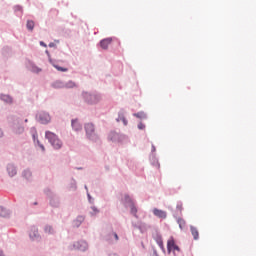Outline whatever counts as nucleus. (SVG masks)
I'll return each instance as SVG.
<instances>
[{"label": "nucleus", "instance_id": "58836bf2", "mask_svg": "<svg viewBox=\"0 0 256 256\" xmlns=\"http://www.w3.org/2000/svg\"><path fill=\"white\" fill-rule=\"evenodd\" d=\"M158 246L160 247L161 251H162L163 253H165V246L163 245V240H162V242H159V243H158Z\"/></svg>", "mask_w": 256, "mask_h": 256}, {"label": "nucleus", "instance_id": "7c9ffc66", "mask_svg": "<svg viewBox=\"0 0 256 256\" xmlns=\"http://www.w3.org/2000/svg\"><path fill=\"white\" fill-rule=\"evenodd\" d=\"M45 233H48V235H55V229H53V226L46 225L44 228Z\"/></svg>", "mask_w": 256, "mask_h": 256}, {"label": "nucleus", "instance_id": "3c124183", "mask_svg": "<svg viewBox=\"0 0 256 256\" xmlns=\"http://www.w3.org/2000/svg\"><path fill=\"white\" fill-rule=\"evenodd\" d=\"M0 256H3V250H0Z\"/></svg>", "mask_w": 256, "mask_h": 256}, {"label": "nucleus", "instance_id": "c85d7f7f", "mask_svg": "<svg viewBox=\"0 0 256 256\" xmlns=\"http://www.w3.org/2000/svg\"><path fill=\"white\" fill-rule=\"evenodd\" d=\"M34 147H36L38 150L40 149V151H42V153H45V145H43V143H41V141L36 140Z\"/></svg>", "mask_w": 256, "mask_h": 256}, {"label": "nucleus", "instance_id": "2eb2a0df", "mask_svg": "<svg viewBox=\"0 0 256 256\" xmlns=\"http://www.w3.org/2000/svg\"><path fill=\"white\" fill-rule=\"evenodd\" d=\"M71 127L76 133H79V131H83V124H81V122H79V119L77 118L71 120Z\"/></svg>", "mask_w": 256, "mask_h": 256}, {"label": "nucleus", "instance_id": "423d86ee", "mask_svg": "<svg viewBox=\"0 0 256 256\" xmlns=\"http://www.w3.org/2000/svg\"><path fill=\"white\" fill-rule=\"evenodd\" d=\"M35 119L40 125H49L51 123V114L47 111L40 110L36 113Z\"/></svg>", "mask_w": 256, "mask_h": 256}, {"label": "nucleus", "instance_id": "f8f14e48", "mask_svg": "<svg viewBox=\"0 0 256 256\" xmlns=\"http://www.w3.org/2000/svg\"><path fill=\"white\" fill-rule=\"evenodd\" d=\"M29 238L31 241H41V235L39 234V228H37V226L30 227Z\"/></svg>", "mask_w": 256, "mask_h": 256}, {"label": "nucleus", "instance_id": "aec40b11", "mask_svg": "<svg viewBox=\"0 0 256 256\" xmlns=\"http://www.w3.org/2000/svg\"><path fill=\"white\" fill-rule=\"evenodd\" d=\"M153 215L159 219H167V212L158 208L153 209Z\"/></svg>", "mask_w": 256, "mask_h": 256}, {"label": "nucleus", "instance_id": "f3484780", "mask_svg": "<svg viewBox=\"0 0 256 256\" xmlns=\"http://www.w3.org/2000/svg\"><path fill=\"white\" fill-rule=\"evenodd\" d=\"M105 241L108 243H114V241H119V235H117L115 232L111 231L109 232L105 237Z\"/></svg>", "mask_w": 256, "mask_h": 256}, {"label": "nucleus", "instance_id": "f257e3e1", "mask_svg": "<svg viewBox=\"0 0 256 256\" xmlns=\"http://www.w3.org/2000/svg\"><path fill=\"white\" fill-rule=\"evenodd\" d=\"M84 131L88 141H91L92 143H101V137L95 131V124L92 122L84 124Z\"/></svg>", "mask_w": 256, "mask_h": 256}, {"label": "nucleus", "instance_id": "9d476101", "mask_svg": "<svg viewBox=\"0 0 256 256\" xmlns=\"http://www.w3.org/2000/svg\"><path fill=\"white\" fill-rule=\"evenodd\" d=\"M167 251L169 254H171V252H173L174 256H181V254H182L181 248H179V246L177 244H175V240L173 238H171L167 242Z\"/></svg>", "mask_w": 256, "mask_h": 256}, {"label": "nucleus", "instance_id": "4be33fe9", "mask_svg": "<svg viewBox=\"0 0 256 256\" xmlns=\"http://www.w3.org/2000/svg\"><path fill=\"white\" fill-rule=\"evenodd\" d=\"M176 209H177V211H179V212L174 213V214H173V217L177 218V217L183 215V202L178 201V202H177V205H176Z\"/></svg>", "mask_w": 256, "mask_h": 256}, {"label": "nucleus", "instance_id": "a18cd8bd", "mask_svg": "<svg viewBox=\"0 0 256 256\" xmlns=\"http://www.w3.org/2000/svg\"><path fill=\"white\" fill-rule=\"evenodd\" d=\"M3 137V130L0 128V139Z\"/></svg>", "mask_w": 256, "mask_h": 256}, {"label": "nucleus", "instance_id": "c03bdc74", "mask_svg": "<svg viewBox=\"0 0 256 256\" xmlns=\"http://www.w3.org/2000/svg\"><path fill=\"white\" fill-rule=\"evenodd\" d=\"M153 256H159V254L157 253V251L154 249L153 250V254H152Z\"/></svg>", "mask_w": 256, "mask_h": 256}, {"label": "nucleus", "instance_id": "37998d69", "mask_svg": "<svg viewBox=\"0 0 256 256\" xmlns=\"http://www.w3.org/2000/svg\"><path fill=\"white\" fill-rule=\"evenodd\" d=\"M40 45H41V47H47V44L43 41H40Z\"/></svg>", "mask_w": 256, "mask_h": 256}, {"label": "nucleus", "instance_id": "8fccbe9b", "mask_svg": "<svg viewBox=\"0 0 256 256\" xmlns=\"http://www.w3.org/2000/svg\"><path fill=\"white\" fill-rule=\"evenodd\" d=\"M24 123H29V119H25V120H24Z\"/></svg>", "mask_w": 256, "mask_h": 256}, {"label": "nucleus", "instance_id": "a19ab883", "mask_svg": "<svg viewBox=\"0 0 256 256\" xmlns=\"http://www.w3.org/2000/svg\"><path fill=\"white\" fill-rule=\"evenodd\" d=\"M48 47L53 48V47H57V45L55 43H53V42H50Z\"/></svg>", "mask_w": 256, "mask_h": 256}, {"label": "nucleus", "instance_id": "2f4dec72", "mask_svg": "<svg viewBox=\"0 0 256 256\" xmlns=\"http://www.w3.org/2000/svg\"><path fill=\"white\" fill-rule=\"evenodd\" d=\"M14 11H15V13H18L17 15L19 17H21L23 15V6H21V5L14 6Z\"/></svg>", "mask_w": 256, "mask_h": 256}, {"label": "nucleus", "instance_id": "5701e85b", "mask_svg": "<svg viewBox=\"0 0 256 256\" xmlns=\"http://www.w3.org/2000/svg\"><path fill=\"white\" fill-rule=\"evenodd\" d=\"M152 237L157 244L163 242V236H161V233L157 230L152 234Z\"/></svg>", "mask_w": 256, "mask_h": 256}, {"label": "nucleus", "instance_id": "6ab92c4d", "mask_svg": "<svg viewBox=\"0 0 256 256\" xmlns=\"http://www.w3.org/2000/svg\"><path fill=\"white\" fill-rule=\"evenodd\" d=\"M116 121L119 123V121H122L123 125L125 127H127L128 125V121H127V118H125V110L124 109H121L119 112H118V118H116Z\"/></svg>", "mask_w": 256, "mask_h": 256}, {"label": "nucleus", "instance_id": "e433bc0d", "mask_svg": "<svg viewBox=\"0 0 256 256\" xmlns=\"http://www.w3.org/2000/svg\"><path fill=\"white\" fill-rule=\"evenodd\" d=\"M87 198L89 203H91V205L95 203V200L93 199V197H91V194L89 192H87Z\"/></svg>", "mask_w": 256, "mask_h": 256}, {"label": "nucleus", "instance_id": "09e8293b", "mask_svg": "<svg viewBox=\"0 0 256 256\" xmlns=\"http://www.w3.org/2000/svg\"><path fill=\"white\" fill-rule=\"evenodd\" d=\"M134 227H136V229H141V226L134 225Z\"/></svg>", "mask_w": 256, "mask_h": 256}, {"label": "nucleus", "instance_id": "412c9836", "mask_svg": "<svg viewBox=\"0 0 256 256\" xmlns=\"http://www.w3.org/2000/svg\"><path fill=\"white\" fill-rule=\"evenodd\" d=\"M0 100L4 103H7L8 105L13 103V97H11L9 94H0Z\"/></svg>", "mask_w": 256, "mask_h": 256}, {"label": "nucleus", "instance_id": "393cba45", "mask_svg": "<svg viewBox=\"0 0 256 256\" xmlns=\"http://www.w3.org/2000/svg\"><path fill=\"white\" fill-rule=\"evenodd\" d=\"M30 133L32 135L33 143L35 144L37 141H39V134H37V128L32 127L30 129Z\"/></svg>", "mask_w": 256, "mask_h": 256}, {"label": "nucleus", "instance_id": "9b49d317", "mask_svg": "<svg viewBox=\"0 0 256 256\" xmlns=\"http://www.w3.org/2000/svg\"><path fill=\"white\" fill-rule=\"evenodd\" d=\"M121 203L125 207V209H129V207L135 205V199H133V196L129 194H124V196L121 199Z\"/></svg>", "mask_w": 256, "mask_h": 256}, {"label": "nucleus", "instance_id": "c9c22d12", "mask_svg": "<svg viewBox=\"0 0 256 256\" xmlns=\"http://www.w3.org/2000/svg\"><path fill=\"white\" fill-rule=\"evenodd\" d=\"M32 73H41V68L37 67L35 64H32Z\"/></svg>", "mask_w": 256, "mask_h": 256}, {"label": "nucleus", "instance_id": "79ce46f5", "mask_svg": "<svg viewBox=\"0 0 256 256\" xmlns=\"http://www.w3.org/2000/svg\"><path fill=\"white\" fill-rule=\"evenodd\" d=\"M152 153H155V151H157V148H155V145L152 144V149H151Z\"/></svg>", "mask_w": 256, "mask_h": 256}, {"label": "nucleus", "instance_id": "20e7f679", "mask_svg": "<svg viewBox=\"0 0 256 256\" xmlns=\"http://www.w3.org/2000/svg\"><path fill=\"white\" fill-rule=\"evenodd\" d=\"M44 193L47 196V198L49 199L50 207L57 209L61 205V199L50 188H45Z\"/></svg>", "mask_w": 256, "mask_h": 256}, {"label": "nucleus", "instance_id": "c756f323", "mask_svg": "<svg viewBox=\"0 0 256 256\" xmlns=\"http://www.w3.org/2000/svg\"><path fill=\"white\" fill-rule=\"evenodd\" d=\"M26 29H28L29 31H33L35 29V21L27 20Z\"/></svg>", "mask_w": 256, "mask_h": 256}, {"label": "nucleus", "instance_id": "49530a36", "mask_svg": "<svg viewBox=\"0 0 256 256\" xmlns=\"http://www.w3.org/2000/svg\"><path fill=\"white\" fill-rule=\"evenodd\" d=\"M84 189L87 191V193H89V188L87 187V185L84 186Z\"/></svg>", "mask_w": 256, "mask_h": 256}, {"label": "nucleus", "instance_id": "0eeeda50", "mask_svg": "<svg viewBox=\"0 0 256 256\" xmlns=\"http://www.w3.org/2000/svg\"><path fill=\"white\" fill-rule=\"evenodd\" d=\"M127 139V135L118 133L115 130L108 133V141H111L112 143H125Z\"/></svg>", "mask_w": 256, "mask_h": 256}, {"label": "nucleus", "instance_id": "4c0bfd02", "mask_svg": "<svg viewBox=\"0 0 256 256\" xmlns=\"http://www.w3.org/2000/svg\"><path fill=\"white\" fill-rule=\"evenodd\" d=\"M91 209L93 212H91L90 215H96V213H99V209H97V207L92 206Z\"/></svg>", "mask_w": 256, "mask_h": 256}, {"label": "nucleus", "instance_id": "864d4df0", "mask_svg": "<svg viewBox=\"0 0 256 256\" xmlns=\"http://www.w3.org/2000/svg\"><path fill=\"white\" fill-rule=\"evenodd\" d=\"M46 53L49 54V51L46 50Z\"/></svg>", "mask_w": 256, "mask_h": 256}, {"label": "nucleus", "instance_id": "b1692460", "mask_svg": "<svg viewBox=\"0 0 256 256\" xmlns=\"http://www.w3.org/2000/svg\"><path fill=\"white\" fill-rule=\"evenodd\" d=\"M11 216V211L7 210V208L0 206V217H10Z\"/></svg>", "mask_w": 256, "mask_h": 256}, {"label": "nucleus", "instance_id": "cd10ccee", "mask_svg": "<svg viewBox=\"0 0 256 256\" xmlns=\"http://www.w3.org/2000/svg\"><path fill=\"white\" fill-rule=\"evenodd\" d=\"M70 191H77V180L75 178H72L69 184Z\"/></svg>", "mask_w": 256, "mask_h": 256}, {"label": "nucleus", "instance_id": "603ef678", "mask_svg": "<svg viewBox=\"0 0 256 256\" xmlns=\"http://www.w3.org/2000/svg\"><path fill=\"white\" fill-rule=\"evenodd\" d=\"M34 205H38V203H37V202H34Z\"/></svg>", "mask_w": 256, "mask_h": 256}, {"label": "nucleus", "instance_id": "bb28decb", "mask_svg": "<svg viewBox=\"0 0 256 256\" xmlns=\"http://www.w3.org/2000/svg\"><path fill=\"white\" fill-rule=\"evenodd\" d=\"M50 63L53 67H55L57 69V71H60L61 73H67V71H69L68 68L61 67V66H59V64H56L55 62H52L51 60H50Z\"/></svg>", "mask_w": 256, "mask_h": 256}, {"label": "nucleus", "instance_id": "6e6552de", "mask_svg": "<svg viewBox=\"0 0 256 256\" xmlns=\"http://www.w3.org/2000/svg\"><path fill=\"white\" fill-rule=\"evenodd\" d=\"M11 129L16 135H23V133H25V127L23 126V124H21V118H13Z\"/></svg>", "mask_w": 256, "mask_h": 256}, {"label": "nucleus", "instance_id": "dca6fc26", "mask_svg": "<svg viewBox=\"0 0 256 256\" xmlns=\"http://www.w3.org/2000/svg\"><path fill=\"white\" fill-rule=\"evenodd\" d=\"M6 170L9 177H15V175H17V166H15L13 163L7 164Z\"/></svg>", "mask_w": 256, "mask_h": 256}, {"label": "nucleus", "instance_id": "72a5a7b5", "mask_svg": "<svg viewBox=\"0 0 256 256\" xmlns=\"http://www.w3.org/2000/svg\"><path fill=\"white\" fill-rule=\"evenodd\" d=\"M133 116L137 117V119H147V114H145V112L134 113Z\"/></svg>", "mask_w": 256, "mask_h": 256}, {"label": "nucleus", "instance_id": "39448f33", "mask_svg": "<svg viewBox=\"0 0 256 256\" xmlns=\"http://www.w3.org/2000/svg\"><path fill=\"white\" fill-rule=\"evenodd\" d=\"M50 87H52V89H73V87H75V82H73V80H69L68 82L55 80L50 84Z\"/></svg>", "mask_w": 256, "mask_h": 256}, {"label": "nucleus", "instance_id": "a878e982", "mask_svg": "<svg viewBox=\"0 0 256 256\" xmlns=\"http://www.w3.org/2000/svg\"><path fill=\"white\" fill-rule=\"evenodd\" d=\"M190 231H191V234L193 236V239L195 241H197L199 239V230H197V227L190 226Z\"/></svg>", "mask_w": 256, "mask_h": 256}, {"label": "nucleus", "instance_id": "f704fd0d", "mask_svg": "<svg viewBox=\"0 0 256 256\" xmlns=\"http://www.w3.org/2000/svg\"><path fill=\"white\" fill-rule=\"evenodd\" d=\"M176 219L180 229H185V225H186L185 220L183 218H177V217Z\"/></svg>", "mask_w": 256, "mask_h": 256}, {"label": "nucleus", "instance_id": "ddd939ff", "mask_svg": "<svg viewBox=\"0 0 256 256\" xmlns=\"http://www.w3.org/2000/svg\"><path fill=\"white\" fill-rule=\"evenodd\" d=\"M111 43H113V38L108 37V38H104L102 40H100L99 42V47H101V49H103L104 51H107V49H109V46L111 45Z\"/></svg>", "mask_w": 256, "mask_h": 256}, {"label": "nucleus", "instance_id": "7ed1b4c3", "mask_svg": "<svg viewBox=\"0 0 256 256\" xmlns=\"http://www.w3.org/2000/svg\"><path fill=\"white\" fill-rule=\"evenodd\" d=\"M45 139H47L48 143H50L51 147H53L55 151H59L63 148V141L59 139V136H57V134L51 131H46Z\"/></svg>", "mask_w": 256, "mask_h": 256}, {"label": "nucleus", "instance_id": "ea45409f", "mask_svg": "<svg viewBox=\"0 0 256 256\" xmlns=\"http://www.w3.org/2000/svg\"><path fill=\"white\" fill-rule=\"evenodd\" d=\"M138 129H140V130L145 129V124H143L142 122H140V123L138 124Z\"/></svg>", "mask_w": 256, "mask_h": 256}, {"label": "nucleus", "instance_id": "473e14b6", "mask_svg": "<svg viewBox=\"0 0 256 256\" xmlns=\"http://www.w3.org/2000/svg\"><path fill=\"white\" fill-rule=\"evenodd\" d=\"M130 209V213L131 215H133V217H135L136 219H138V215H137V207L134 205L128 207Z\"/></svg>", "mask_w": 256, "mask_h": 256}, {"label": "nucleus", "instance_id": "1a4fd4ad", "mask_svg": "<svg viewBox=\"0 0 256 256\" xmlns=\"http://www.w3.org/2000/svg\"><path fill=\"white\" fill-rule=\"evenodd\" d=\"M68 249H70V251L75 250L82 251L84 253V251H87V249H89V244L85 240H79L70 245Z\"/></svg>", "mask_w": 256, "mask_h": 256}, {"label": "nucleus", "instance_id": "4468645a", "mask_svg": "<svg viewBox=\"0 0 256 256\" xmlns=\"http://www.w3.org/2000/svg\"><path fill=\"white\" fill-rule=\"evenodd\" d=\"M22 177L27 181L28 183L33 182V171H31V168H26L22 171Z\"/></svg>", "mask_w": 256, "mask_h": 256}, {"label": "nucleus", "instance_id": "f03ea898", "mask_svg": "<svg viewBox=\"0 0 256 256\" xmlns=\"http://www.w3.org/2000/svg\"><path fill=\"white\" fill-rule=\"evenodd\" d=\"M81 95H82V99H84L87 105H97V103H99L101 99H103V96L101 95V93L97 91H91V92L82 91Z\"/></svg>", "mask_w": 256, "mask_h": 256}, {"label": "nucleus", "instance_id": "a211bd4d", "mask_svg": "<svg viewBox=\"0 0 256 256\" xmlns=\"http://www.w3.org/2000/svg\"><path fill=\"white\" fill-rule=\"evenodd\" d=\"M83 221H85V216L78 215L76 219L73 220L72 226L75 227L76 229H79V227H81V225L83 224Z\"/></svg>", "mask_w": 256, "mask_h": 256}, {"label": "nucleus", "instance_id": "de8ad7c7", "mask_svg": "<svg viewBox=\"0 0 256 256\" xmlns=\"http://www.w3.org/2000/svg\"><path fill=\"white\" fill-rule=\"evenodd\" d=\"M78 171H82L83 167H76Z\"/></svg>", "mask_w": 256, "mask_h": 256}]
</instances>
